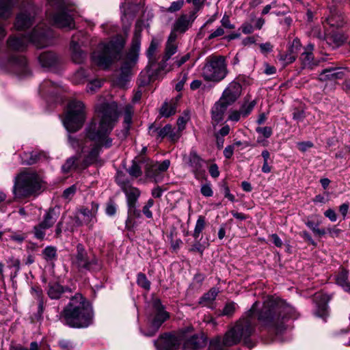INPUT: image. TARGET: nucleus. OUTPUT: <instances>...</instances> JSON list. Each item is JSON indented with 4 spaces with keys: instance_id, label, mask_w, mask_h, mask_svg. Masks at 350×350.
Masks as SVG:
<instances>
[{
    "instance_id": "obj_49",
    "label": "nucleus",
    "mask_w": 350,
    "mask_h": 350,
    "mask_svg": "<svg viewBox=\"0 0 350 350\" xmlns=\"http://www.w3.org/2000/svg\"><path fill=\"white\" fill-rule=\"evenodd\" d=\"M47 228H45L44 226H43V225H42L40 223L36 226L34 227V236L38 239H43L44 238V236H45V230H46Z\"/></svg>"
},
{
    "instance_id": "obj_55",
    "label": "nucleus",
    "mask_w": 350,
    "mask_h": 350,
    "mask_svg": "<svg viewBox=\"0 0 350 350\" xmlns=\"http://www.w3.org/2000/svg\"><path fill=\"white\" fill-rule=\"evenodd\" d=\"M187 76H188L187 72H182L180 73L181 79L180 80V81L178 83H176V87H175V89L178 92H180L183 89L184 85H185L186 81L187 80Z\"/></svg>"
},
{
    "instance_id": "obj_46",
    "label": "nucleus",
    "mask_w": 350,
    "mask_h": 350,
    "mask_svg": "<svg viewBox=\"0 0 350 350\" xmlns=\"http://www.w3.org/2000/svg\"><path fill=\"white\" fill-rule=\"evenodd\" d=\"M87 77L86 72L84 69L80 68L72 76V82L76 84H80L85 81Z\"/></svg>"
},
{
    "instance_id": "obj_54",
    "label": "nucleus",
    "mask_w": 350,
    "mask_h": 350,
    "mask_svg": "<svg viewBox=\"0 0 350 350\" xmlns=\"http://www.w3.org/2000/svg\"><path fill=\"white\" fill-rule=\"evenodd\" d=\"M187 121L188 118L186 117H180L177 120V128H176V130L179 131L180 134L182 135V132L185 129V125Z\"/></svg>"
},
{
    "instance_id": "obj_27",
    "label": "nucleus",
    "mask_w": 350,
    "mask_h": 350,
    "mask_svg": "<svg viewBox=\"0 0 350 350\" xmlns=\"http://www.w3.org/2000/svg\"><path fill=\"white\" fill-rule=\"evenodd\" d=\"M139 7L135 4L130 3H124L120 6L122 12V21L123 23H128L132 21L135 16L136 12L138 10Z\"/></svg>"
},
{
    "instance_id": "obj_29",
    "label": "nucleus",
    "mask_w": 350,
    "mask_h": 350,
    "mask_svg": "<svg viewBox=\"0 0 350 350\" xmlns=\"http://www.w3.org/2000/svg\"><path fill=\"white\" fill-rule=\"evenodd\" d=\"M38 60L42 67L51 68L57 63L58 58L54 53L49 51L40 54Z\"/></svg>"
},
{
    "instance_id": "obj_50",
    "label": "nucleus",
    "mask_w": 350,
    "mask_h": 350,
    "mask_svg": "<svg viewBox=\"0 0 350 350\" xmlns=\"http://www.w3.org/2000/svg\"><path fill=\"white\" fill-rule=\"evenodd\" d=\"M190 59V54L187 53L181 57H176L175 60L174 62L173 66H176L177 67H180L182 65H183L185 62H187Z\"/></svg>"
},
{
    "instance_id": "obj_34",
    "label": "nucleus",
    "mask_w": 350,
    "mask_h": 350,
    "mask_svg": "<svg viewBox=\"0 0 350 350\" xmlns=\"http://www.w3.org/2000/svg\"><path fill=\"white\" fill-rule=\"evenodd\" d=\"M313 45L309 44L307 49L301 55L300 59L304 67H311L312 66V61L314 59L312 51L313 50Z\"/></svg>"
},
{
    "instance_id": "obj_41",
    "label": "nucleus",
    "mask_w": 350,
    "mask_h": 350,
    "mask_svg": "<svg viewBox=\"0 0 350 350\" xmlns=\"http://www.w3.org/2000/svg\"><path fill=\"white\" fill-rule=\"evenodd\" d=\"M305 224L316 234L319 237L324 236L326 234V231L324 228H319V226L320 222L315 223L314 221L308 220L305 222Z\"/></svg>"
},
{
    "instance_id": "obj_15",
    "label": "nucleus",
    "mask_w": 350,
    "mask_h": 350,
    "mask_svg": "<svg viewBox=\"0 0 350 350\" xmlns=\"http://www.w3.org/2000/svg\"><path fill=\"white\" fill-rule=\"evenodd\" d=\"M196 18V12L189 14H181L175 21L172 30L170 33H174L176 36V32L183 33L189 27H191L193 21Z\"/></svg>"
},
{
    "instance_id": "obj_3",
    "label": "nucleus",
    "mask_w": 350,
    "mask_h": 350,
    "mask_svg": "<svg viewBox=\"0 0 350 350\" xmlns=\"http://www.w3.org/2000/svg\"><path fill=\"white\" fill-rule=\"evenodd\" d=\"M297 317V312L293 307L273 297H269L264 301L258 314V320L260 324L276 334L285 329V322L288 319Z\"/></svg>"
},
{
    "instance_id": "obj_44",
    "label": "nucleus",
    "mask_w": 350,
    "mask_h": 350,
    "mask_svg": "<svg viewBox=\"0 0 350 350\" xmlns=\"http://www.w3.org/2000/svg\"><path fill=\"white\" fill-rule=\"evenodd\" d=\"M218 291L214 288L209 290L200 299V303L207 302L208 304L214 301L217 295Z\"/></svg>"
},
{
    "instance_id": "obj_40",
    "label": "nucleus",
    "mask_w": 350,
    "mask_h": 350,
    "mask_svg": "<svg viewBox=\"0 0 350 350\" xmlns=\"http://www.w3.org/2000/svg\"><path fill=\"white\" fill-rule=\"evenodd\" d=\"M42 255L46 261L53 263L57 258V248L53 246H47L43 250Z\"/></svg>"
},
{
    "instance_id": "obj_31",
    "label": "nucleus",
    "mask_w": 350,
    "mask_h": 350,
    "mask_svg": "<svg viewBox=\"0 0 350 350\" xmlns=\"http://www.w3.org/2000/svg\"><path fill=\"white\" fill-rule=\"evenodd\" d=\"M58 217H59L58 209L57 210L56 208H51L44 215V219L40 222V224L42 225H43V226H44L45 228H50L56 222Z\"/></svg>"
},
{
    "instance_id": "obj_39",
    "label": "nucleus",
    "mask_w": 350,
    "mask_h": 350,
    "mask_svg": "<svg viewBox=\"0 0 350 350\" xmlns=\"http://www.w3.org/2000/svg\"><path fill=\"white\" fill-rule=\"evenodd\" d=\"M319 299L322 301L321 303L317 304V309L315 312L317 316L320 317H324L326 315L327 310V304L326 301V297L323 295H316L315 300Z\"/></svg>"
},
{
    "instance_id": "obj_56",
    "label": "nucleus",
    "mask_w": 350,
    "mask_h": 350,
    "mask_svg": "<svg viewBox=\"0 0 350 350\" xmlns=\"http://www.w3.org/2000/svg\"><path fill=\"white\" fill-rule=\"evenodd\" d=\"M256 132L266 138H269L272 135V129L269 126L258 127L256 128Z\"/></svg>"
},
{
    "instance_id": "obj_32",
    "label": "nucleus",
    "mask_w": 350,
    "mask_h": 350,
    "mask_svg": "<svg viewBox=\"0 0 350 350\" xmlns=\"http://www.w3.org/2000/svg\"><path fill=\"white\" fill-rule=\"evenodd\" d=\"M301 47L300 41L297 39H295L293 41L292 46L290 49V53L286 54L282 57V59L286 62V64L293 63L296 59V53Z\"/></svg>"
},
{
    "instance_id": "obj_9",
    "label": "nucleus",
    "mask_w": 350,
    "mask_h": 350,
    "mask_svg": "<svg viewBox=\"0 0 350 350\" xmlns=\"http://www.w3.org/2000/svg\"><path fill=\"white\" fill-rule=\"evenodd\" d=\"M228 74L227 64L224 56H210L202 69V76L206 81L219 82Z\"/></svg>"
},
{
    "instance_id": "obj_4",
    "label": "nucleus",
    "mask_w": 350,
    "mask_h": 350,
    "mask_svg": "<svg viewBox=\"0 0 350 350\" xmlns=\"http://www.w3.org/2000/svg\"><path fill=\"white\" fill-rule=\"evenodd\" d=\"M62 317L71 327H87L92 323L93 310L90 302L81 294L77 293L64 308Z\"/></svg>"
},
{
    "instance_id": "obj_13",
    "label": "nucleus",
    "mask_w": 350,
    "mask_h": 350,
    "mask_svg": "<svg viewBox=\"0 0 350 350\" xmlns=\"http://www.w3.org/2000/svg\"><path fill=\"white\" fill-rule=\"evenodd\" d=\"M139 51V35L135 31L132 46L126 55L124 65L121 68L122 74L128 76L131 66L137 62Z\"/></svg>"
},
{
    "instance_id": "obj_19",
    "label": "nucleus",
    "mask_w": 350,
    "mask_h": 350,
    "mask_svg": "<svg viewBox=\"0 0 350 350\" xmlns=\"http://www.w3.org/2000/svg\"><path fill=\"white\" fill-rule=\"evenodd\" d=\"M35 17V12L32 7L28 10L21 12L16 17L15 27L18 30L25 29L33 24Z\"/></svg>"
},
{
    "instance_id": "obj_16",
    "label": "nucleus",
    "mask_w": 350,
    "mask_h": 350,
    "mask_svg": "<svg viewBox=\"0 0 350 350\" xmlns=\"http://www.w3.org/2000/svg\"><path fill=\"white\" fill-rule=\"evenodd\" d=\"M152 167L153 165L150 160L140 161L139 163L133 161L131 166L128 169V172L131 176L137 178L142 175V170L144 169L146 176L148 178H152L153 176Z\"/></svg>"
},
{
    "instance_id": "obj_7",
    "label": "nucleus",
    "mask_w": 350,
    "mask_h": 350,
    "mask_svg": "<svg viewBox=\"0 0 350 350\" xmlns=\"http://www.w3.org/2000/svg\"><path fill=\"white\" fill-rule=\"evenodd\" d=\"M49 31H44L42 27L38 26L29 36L13 37L8 40L10 48L16 51H22L29 42H31L37 48L45 47L51 44Z\"/></svg>"
},
{
    "instance_id": "obj_12",
    "label": "nucleus",
    "mask_w": 350,
    "mask_h": 350,
    "mask_svg": "<svg viewBox=\"0 0 350 350\" xmlns=\"http://www.w3.org/2000/svg\"><path fill=\"white\" fill-rule=\"evenodd\" d=\"M47 1L48 3L56 10V13L52 16L55 25L62 28L74 29V12L66 7L64 0Z\"/></svg>"
},
{
    "instance_id": "obj_53",
    "label": "nucleus",
    "mask_w": 350,
    "mask_h": 350,
    "mask_svg": "<svg viewBox=\"0 0 350 350\" xmlns=\"http://www.w3.org/2000/svg\"><path fill=\"white\" fill-rule=\"evenodd\" d=\"M184 4V0H178L171 3V5L168 8L167 10L170 12H175L180 10Z\"/></svg>"
},
{
    "instance_id": "obj_43",
    "label": "nucleus",
    "mask_w": 350,
    "mask_h": 350,
    "mask_svg": "<svg viewBox=\"0 0 350 350\" xmlns=\"http://www.w3.org/2000/svg\"><path fill=\"white\" fill-rule=\"evenodd\" d=\"M205 226H206L205 217L202 215L199 216L197 219L195 229H194V231L193 233V237L195 239H198L199 237L200 234H201L202 230L204 229Z\"/></svg>"
},
{
    "instance_id": "obj_24",
    "label": "nucleus",
    "mask_w": 350,
    "mask_h": 350,
    "mask_svg": "<svg viewBox=\"0 0 350 350\" xmlns=\"http://www.w3.org/2000/svg\"><path fill=\"white\" fill-rule=\"evenodd\" d=\"M230 105L222 100L216 102L211 109V118L213 124H219L224 119V116Z\"/></svg>"
},
{
    "instance_id": "obj_33",
    "label": "nucleus",
    "mask_w": 350,
    "mask_h": 350,
    "mask_svg": "<svg viewBox=\"0 0 350 350\" xmlns=\"http://www.w3.org/2000/svg\"><path fill=\"white\" fill-rule=\"evenodd\" d=\"M325 40L332 48H337L344 43L345 38L340 33H332L326 36Z\"/></svg>"
},
{
    "instance_id": "obj_30",
    "label": "nucleus",
    "mask_w": 350,
    "mask_h": 350,
    "mask_svg": "<svg viewBox=\"0 0 350 350\" xmlns=\"http://www.w3.org/2000/svg\"><path fill=\"white\" fill-rule=\"evenodd\" d=\"M176 103L174 100H165L159 109L160 117L169 118L176 113Z\"/></svg>"
},
{
    "instance_id": "obj_22",
    "label": "nucleus",
    "mask_w": 350,
    "mask_h": 350,
    "mask_svg": "<svg viewBox=\"0 0 350 350\" xmlns=\"http://www.w3.org/2000/svg\"><path fill=\"white\" fill-rule=\"evenodd\" d=\"M158 350H175L179 345L178 338L172 335L165 334L161 336L157 343Z\"/></svg>"
},
{
    "instance_id": "obj_23",
    "label": "nucleus",
    "mask_w": 350,
    "mask_h": 350,
    "mask_svg": "<svg viewBox=\"0 0 350 350\" xmlns=\"http://www.w3.org/2000/svg\"><path fill=\"white\" fill-rule=\"evenodd\" d=\"M170 318V314L161 304L159 299H154V329H159L161 325Z\"/></svg>"
},
{
    "instance_id": "obj_57",
    "label": "nucleus",
    "mask_w": 350,
    "mask_h": 350,
    "mask_svg": "<svg viewBox=\"0 0 350 350\" xmlns=\"http://www.w3.org/2000/svg\"><path fill=\"white\" fill-rule=\"evenodd\" d=\"M221 27L224 29H233L235 26L230 23V18L228 16L224 15L221 20Z\"/></svg>"
},
{
    "instance_id": "obj_17",
    "label": "nucleus",
    "mask_w": 350,
    "mask_h": 350,
    "mask_svg": "<svg viewBox=\"0 0 350 350\" xmlns=\"http://www.w3.org/2000/svg\"><path fill=\"white\" fill-rule=\"evenodd\" d=\"M116 180L127 197L129 208H134L135 201L139 196V191L138 189L132 187L129 182H124L122 176L120 174L117 176Z\"/></svg>"
},
{
    "instance_id": "obj_35",
    "label": "nucleus",
    "mask_w": 350,
    "mask_h": 350,
    "mask_svg": "<svg viewBox=\"0 0 350 350\" xmlns=\"http://www.w3.org/2000/svg\"><path fill=\"white\" fill-rule=\"evenodd\" d=\"M170 165V161L168 159L161 162H154V182H158L161 180V176L158 174L165 172L169 168Z\"/></svg>"
},
{
    "instance_id": "obj_25",
    "label": "nucleus",
    "mask_w": 350,
    "mask_h": 350,
    "mask_svg": "<svg viewBox=\"0 0 350 350\" xmlns=\"http://www.w3.org/2000/svg\"><path fill=\"white\" fill-rule=\"evenodd\" d=\"M180 137L181 134L179 133V131H177L176 128L171 124H166L158 131V137L161 139L167 137L172 143L177 142Z\"/></svg>"
},
{
    "instance_id": "obj_60",
    "label": "nucleus",
    "mask_w": 350,
    "mask_h": 350,
    "mask_svg": "<svg viewBox=\"0 0 350 350\" xmlns=\"http://www.w3.org/2000/svg\"><path fill=\"white\" fill-rule=\"evenodd\" d=\"M241 29L242 30V32L245 34L252 33L254 30V27L251 24V23L249 22L243 23L241 25Z\"/></svg>"
},
{
    "instance_id": "obj_61",
    "label": "nucleus",
    "mask_w": 350,
    "mask_h": 350,
    "mask_svg": "<svg viewBox=\"0 0 350 350\" xmlns=\"http://www.w3.org/2000/svg\"><path fill=\"white\" fill-rule=\"evenodd\" d=\"M242 114L240 110H233L230 112L228 120L232 122H238Z\"/></svg>"
},
{
    "instance_id": "obj_36",
    "label": "nucleus",
    "mask_w": 350,
    "mask_h": 350,
    "mask_svg": "<svg viewBox=\"0 0 350 350\" xmlns=\"http://www.w3.org/2000/svg\"><path fill=\"white\" fill-rule=\"evenodd\" d=\"M64 288L57 283H50L47 291V294L51 299H59L61 295L64 292Z\"/></svg>"
},
{
    "instance_id": "obj_52",
    "label": "nucleus",
    "mask_w": 350,
    "mask_h": 350,
    "mask_svg": "<svg viewBox=\"0 0 350 350\" xmlns=\"http://www.w3.org/2000/svg\"><path fill=\"white\" fill-rule=\"evenodd\" d=\"M77 187L73 185L64 190L62 196L64 199L70 200L75 195Z\"/></svg>"
},
{
    "instance_id": "obj_1",
    "label": "nucleus",
    "mask_w": 350,
    "mask_h": 350,
    "mask_svg": "<svg viewBox=\"0 0 350 350\" xmlns=\"http://www.w3.org/2000/svg\"><path fill=\"white\" fill-rule=\"evenodd\" d=\"M96 113L99 120L93 119L89 123L85 129L86 138L83 142L69 136L70 146L74 148H80L81 152L66 160L62 165L64 172H70L76 161H81L85 165L96 162L101 148L111 146L112 139L109 135L118 120V105L115 102L97 105Z\"/></svg>"
},
{
    "instance_id": "obj_58",
    "label": "nucleus",
    "mask_w": 350,
    "mask_h": 350,
    "mask_svg": "<svg viewBox=\"0 0 350 350\" xmlns=\"http://www.w3.org/2000/svg\"><path fill=\"white\" fill-rule=\"evenodd\" d=\"M200 191H201V193L204 196H206V197H211L213 194V190L211 189V187L210 184L203 185L201 187Z\"/></svg>"
},
{
    "instance_id": "obj_18",
    "label": "nucleus",
    "mask_w": 350,
    "mask_h": 350,
    "mask_svg": "<svg viewBox=\"0 0 350 350\" xmlns=\"http://www.w3.org/2000/svg\"><path fill=\"white\" fill-rule=\"evenodd\" d=\"M241 93V85L239 83L232 81L224 91L220 99L231 105L239 97Z\"/></svg>"
},
{
    "instance_id": "obj_8",
    "label": "nucleus",
    "mask_w": 350,
    "mask_h": 350,
    "mask_svg": "<svg viewBox=\"0 0 350 350\" xmlns=\"http://www.w3.org/2000/svg\"><path fill=\"white\" fill-rule=\"evenodd\" d=\"M177 36L170 33L165 44L163 54L154 68V81L162 80L166 75L173 70V64L170 62L172 57L178 51Z\"/></svg>"
},
{
    "instance_id": "obj_37",
    "label": "nucleus",
    "mask_w": 350,
    "mask_h": 350,
    "mask_svg": "<svg viewBox=\"0 0 350 350\" xmlns=\"http://www.w3.org/2000/svg\"><path fill=\"white\" fill-rule=\"evenodd\" d=\"M349 271L347 269H342L336 275V283L346 291L350 286V282L348 281Z\"/></svg>"
},
{
    "instance_id": "obj_47",
    "label": "nucleus",
    "mask_w": 350,
    "mask_h": 350,
    "mask_svg": "<svg viewBox=\"0 0 350 350\" xmlns=\"http://www.w3.org/2000/svg\"><path fill=\"white\" fill-rule=\"evenodd\" d=\"M137 282L139 286L144 288L146 290H150V282L147 279L146 275L144 273H139L137 275Z\"/></svg>"
},
{
    "instance_id": "obj_64",
    "label": "nucleus",
    "mask_w": 350,
    "mask_h": 350,
    "mask_svg": "<svg viewBox=\"0 0 350 350\" xmlns=\"http://www.w3.org/2000/svg\"><path fill=\"white\" fill-rule=\"evenodd\" d=\"M59 345L63 350H71L73 348L72 342L66 339L59 340Z\"/></svg>"
},
{
    "instance_id": "obj_5",
    "label": "nucleus",
    "mask_w": 350,
    "mask_h": 350,
    "mask_svg": "<svg viewBox=\"0 0 350 350\" xmlns=\"http://www.w3.org/2000/svg\"><path fill=\"white\" fill-rule=\"evenodd\" d=\"M42 177L33 170H25L18 174L14 180L13 193L18 199L36 196L43 187Z\"/></svg>"
},
{
    "instance_id": "obj_26",
    "label": "nucleus",
    "mask_w": 350,
    "mask_h": 350,
    "mask_svg": "<svg viewBox=\"0 0 350 350\" xmlns=\"http://www.w3.org/2000/svg\"><path fill=\"white\" fill-rule=\"evenodd\" d=\"M206 344V339L203 335H193L187 338L184 344V350H198Z\"/></svg>"
},
{
    "instance_id": "obj_62",
    "label": "nucleus",
    "mask_w": 350,
    "mask_h": 350,
    "mask_svg": "<svg viewBox=\"0 0 350 350\" xmlns=\"http://www.w3.org/2000/svg\"><path fill=\"white\" fill-rule=\"evenodd\" d=\"M153 205V201L152 199H150L148 201V203L144 206L143 208V213L146 216V217L148 218H150L152 217V212L150 210V208Z\"/></svg>"
},
{
    "instance_id": "obj_28",
    "label": "nucleus",
    "mask_w": 350,
    "mask_h": 350,
    "mask_svg": "<svg viewBox=\"0 0 350 350\" xmlns=\"http://www.w3.org/2000/svg\"><path fill=\"white\" fill-rule=\"evenodd\" d=\"M344 76V72L339 68L329 67L322 70L319 75L321 81L334 80L342 79Z\"/></svg>"
},
{
    "instance_id": "obj_10",
    "label": "nucleus",
    "mask_w": 350,
    "mask_h": 350,
    "mask_svg": "<svg viewBox=\"0 0 350 350\" xmlns=\"http://www.w3.org/2000/svg\"><path fill=\"white\" fill-rule=\"evenodd\" d=\"M86 118V111L84 104L80 100H71L63 119V124L68 132L79 130Z\"/></svg>"
},
{
    "instance_id": "obj_51",
    "label": "nucleus",
    "mask_w": 350,
    "mask_h": 350,
    "mask_svg": "<svg viewBox=\"0 0 350 350\" xmlns=\"http://www.w3.org/2000/svg\"><path fill=\"white\" fill-rule=\"evenodd\" d=\"M102 86V81L100 80H93L90 81L87 85V90L89 92H94Z\"/></svg>"
},
{
    "instance_id": "obj_11",
    "label": "nucleus",
    "mask_w": 350,
    "mask_h": 350,
    "mask_svg": "<svg viewBox=\"0 0 350 350\" xmlns=\"http://www.w3.org/2000/svg\"><path fill=\"white\" fill-rule=\"evenodd\" d=\"M72 267L80 272L98 271L102 269V263L93 254L89 255L83 245L77 244L76 253L71 256Z\"/></svg>"
},
{
    "instance_id": "obj_20",
    "label": "nucleus",
    "mask_w": 350,
    "mask_h": 350,
    "mask_svg": "<svg viewBox=\"0 0 350 350\" xmlns=\"http://www.w3.org/2000/svg\"><path fill=\"white\" fill-rule=\"evenodd\" d=\"M203 160L196 153V151H191L189 155V165L191 172L194 174L196 178H202L205 174V170L203 167Z\"/></svg>"
},
{
    "instance_id": "obj_63",
    "label": "nucleus",
    "mask_w": 350,
    "mask_h": 350,
    "mask_svg": "<svg viewBox=\"0 0 350 350\" xmlns=\"http://www.w3.org/2000/svg\"><path fill=\"white\" fill-rule=\"evenodd\" d=\"M297 145L299 150L301 152H306L307 150L313 147L314 146L313 144L310 141L299 142Z\"/></svg>"
},
{
    "instance_id": "obj_42",
    "label": "nucleus",
    "mask_w": 350,
    "mask_h": 350,
    "mask_svg": "<svg viewBox=\"0 0 350 350\" xmlns=\"http://www.w3.org/2000/svg\"><path fill=\"white\" fill-rule=\"evenodd\" d=\"M57 85L50 80L44 81L40 86V92L44 94H52L54 92L51 90L56 89Z\"/></svg>"
},
{
    "instance_id": "obj_38",
    "label": "nucleus",
    "mask_w": 350,
    "mask_h": 350,
    "mask_svg": "<svg viewBox=\"0 0 350 350\" xmlns=\"http://www.w3.org/2000/svg\"><path fill=\"white\" fill-rule=\"evenodd\" d=\"M16 1L17 0H0V17H8L12 7Z\"/></svg>"
},
{
    "instance_id": "obj_14",
    "label": "nucleus",
    "mask_w": 350,
    "mask_h": 350,
    "mask_svg": "<svg viewBox=\"0 0 350 350\" xmlns=\"http://www.w3.org/2000/svg\"><path fill=\"white\" fill-rule=\"evenodd\" d=\"M84 33L81 31L78 32L72 36L70 42L71 57L76 64H82L86 59V53L83 51L80 46L84 44L83 40H80V37H83Z\"/></svg>"
},
{
    "instance_id": "obj_59",
    "label": "nucleus",
    "mask_w": 350,
    "mask_h": 350,
    "mask_svg": "<svg viewBox=\"0 0 350 350\" xmlns=\"http://www.w3.org/2000/svg\"><path fill=\"white\" fill-rule=\"evenodd\" d=\"M305 118L304 111L302 109H295L293 113V118L297 121H302Z\"/></svg>"
},
{
    "instance_id": "obj_45",
    "label": "nucleus",
    "mask_w": 350,
    "mask_h": 350,
    "mask_svg": "<svg viewBox=\"0 0 350 350\" xmlns=\"http://www.w3.org/2000/svg\"><path fill=\"white\" fill-rule=\"evenodd\" d=\"M256 103L255 100H252L251 102L245 103L243 104L240 109V111L242 114V117L245 118L247 117L250 113L252 111L254 106L256 105Z\"/></svg>"
},
{
    "instance_id": "obj_2",
    "label": "nucleus",
    "mask_w": 350,
    "mask_h": 350,
    "mask_svg": "<svg viewBox=\"0 0 350 350\" xmlns=\"http://www.w3.org/2000/svg\"><path fill=\"white\" fill-rule=\"evenodd\" d=\"M258 303L256 301L246 312L245 317L238 321L228 330L223 338L217 336L210 341L209 350H226V348L239 344L242 340L244 345L250 349L254 346L250 336L255 330L254 313Z\"/></svg>"
},
{
    "instance_id": "obj_48",
    "label": "nucleus",
    "mask_w": 350,
    "mask_h": 350,
    "mask_svg": "<svg viewBox=\"0 0 350 350\" xmlns=\"http://www.w3.org/2000/svg\"><path fill=\"white\" fill-rule=\"evenodd\" d=\"M237 304L234 302L227 303L222 311V314L225 316H231L236 310Z\"/></svg>"
},
{
    "instance_id": "obj_21",
    "label": "nucleus",
    "mask_w": 350,
    "mask_h": 350,
    "mask_svg": "<svg viewBox=\"0 0 350 350\" xmlns=\"http://www.w3.org/2000/svg\"><path fill=\"white\" fill-rule=\"evenodd\" d=\"M98 204L96 202L91 204V207H83L79 210V213L83 216V222L92 228V226L97 221L96 215L98 210Z\"/></svg>"
},
{
    "instance_id": "obj_6",
    "label": "nucleus",
    "mask_w": 350,
    "mask_h": 350,
    "mask_svg": "<svg viewBox=\"0 0 350 350\" xmlns=\"http://www.w3.org/2000/svg\"><path fill=\"white\" fill-rule=\"evenodd\" d=\"M124 43L122 36H116L107 44L100 43L92 53L93 62L103 68H107L123 49Z\"/></svg>"
}]
</instances>
